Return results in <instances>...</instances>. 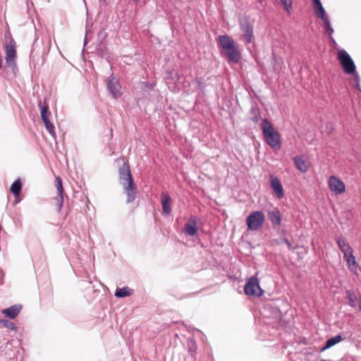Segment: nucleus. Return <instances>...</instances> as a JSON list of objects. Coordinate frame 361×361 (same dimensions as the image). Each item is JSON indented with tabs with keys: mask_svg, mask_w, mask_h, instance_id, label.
Here are the masks:
<instances>
[{
	"mask_svg": "<svg viewBox=\"0 0 361 361\" xmlns=\"http://www.w3.org/2000/svg\"><path fill=\"white\" fill-rule=\"evenodd\" d=\"M119 182L123 185L127 195V202H133L136 197L137 188L133 182L130 166L124 162L118 170Z\"/></svg>",
	"mask_w": 361,
	"mask_h": 361,
	"instance_id": "nucleus-1",
	"label": "nucleus"
},
{
	"mask_svg": "<svg viewBox=\"0 0 361 361\" xmlns=\"http://www.w3.org/2000/svg\"><path fill=\"white\" fill-rule=\"evenodd\" d=\"M218 42L221 48L225 51L228 60L237 63L240 59L241 54L238 45L228 35H219Z\"/></svg>",
	"mask_w": 361,
	"mask_h": 361,
	"instance_id": "nucleus-2",
	"label": "nucleus"
},
{
	"mask_svg": "<svg viewBox=\"0 0 361 361\" xmlns=\"http://www.w3.org/2000/svg\"><path fill=\"white\" fill-rule=\"evenodd\" d=\"M262 130L267 143L271 148L279 149L281 146V135L267 118L263 120Z\"/></svg>",
	"mask_w": 361,
	"mask_h": 361,
	"instance_id": "nucleus-3",
	"label": "nucleus"
},
{
	"mask_svg": "<svg viewBox=\"0 0 361 361\" xmlns=\"http://www.w3.org/2000/svg\"><path fill=\"white\" fill-rule=\"evenodd\" d=\"M16 59V42L10 37L5 44V60L7 66L13 70L16 69L17 68Z\"/></svg>",
	"mask_w": 361,
	"mask_h": 361,
	"instance_id": "nucleus-4",
	"label": "nucleus"
},
{
	"mask_svg": "<svg viewBox=\"0 0 361 361\" xmlns=\"http://www.w3.org/2000/svg\"><path fill=\"white\" fill-rule=\"evenodd\" d=\"M247 229L252 231L259 230L265 221V215L262 211H253L246 218Z\"/></svg>",
	"mask_w": 361,
	"mask_h": 361,
	"instance_id": "nucleus-5",
	"label": "nucleus"
},
{
	"mask_svg": "<svg viewBox=\"0 0 361 361\" xmlns=\"http://www.w3.org/2000/svg\"><path fill=\"white\" fill-rule=\"evenodd\" d=\"M337 59L346 74H353L355 72L356 66L355 63L345 50L339 49L338 51Z\"/></svg>",
	"mask_w": 361,
	"mask_h": 361,
	"instance_id": "nucleus-6",
	"label": "nucleus"
},
{
	"mask_svg": "<svg viewBox=\"0 0 361 361\" xmlns=\"http://www.w3.org/2000/svg\"><path fill=\"white\" fill-rule=\"evenodd\" d=\"M245 293L251 297L259 298L264 294V290L259 286V280L256 276L248 279L244 288Z\"/></svg>",
	"mask_w": 361,
	"mask_h": 361,
	"instance_id": "nucleus-7",
	"label": "nucleus"
},
{
	"mask_svg": "<svg viewBox=\"0 0 361 361\" xmlns=\"http://www.w3.org/2000/svg\"><path fill=\"white\" fill-rule=\"evenodd\" d=\"M51 115V114L49 111L48 104L46 102H44V105L41 108V117L46 127L47 130L49 133V134L51 136L55 137V127L50 121Z\"/></svg>",
	"mask_w": 361,
	"mask_h": 361,
	"instance_id": "nucleus-8",
	"label": "nucleus"
},
{
	"mask_svg": "<svg viewBox=\"0 0 361 361\" xmlns=\"http://www.w3.org/2000/svg\"><path fill=\"white\" fill-rule=\"evenodd\" d=\"M328 185L330 190L335 195H341L345 191V185L344 183L335 176L329 177Z\"/></svg>",
	"mask_w": 361,
	"mask_h": 361,
	"instance_id": "nucleus-9",
	"label": "nucleus"
},
{
	"mask_svg": "<svg viewBox=\"0 0 361 361\" xmlns=\"http://www.w3.org/2000/svg\"><path fill=\"white\" fill-rule=\"evenodd\" d=\"M183 232L190 236H194L197 233V217L195 216H190L188 223L185 225Z\"/></svg>",
	"mask_w": 361,
	"mask_h": 361,
	"instance_id": "nucleus-10",
	"label": "nucleus"
},
{
	"mask_svg": "<svg viewBox=\"0 0 361 361\" xmlns=\"http://www.w3.org/2000/svg\"><path fill=\"white\" fill-rule=\"evenodd\" d=\"M107 85L114 98H118L121 95V86L116 78L113 76L109 78Z\"/></svg>",
	"mask_w": 361,
	"mask_h": 361,
	"instance_id": "nucleus-11",
	"label": "nucleus"
},
{
	"mask_svg": "<svg viewBox=\"0 0 361 361\" xmlns=\"http://www.w3.org/2000/svg\"><path fill=\"white\" fill-rule=\"evenodd\" d=\"M270 186L271 189L275 192L276 197L281 199L284 196L283 186L280 180L274 176H270Z\"/></svg>",
	"mask_w": 361,
	"mask_h": 361,
	"instance_id": "nucleus-12",
	"label": "nucleus"
},
{
	"mask_svg": "<svg viewBox=\"0 0 361 361\" xmlns=\"http://www.w3.org/2000/svg\"><path fill=\"white\" fill-rule=\"evenodd\" d=\"M56 188L57 190V196L55 197V200L56 201V204L58 206L59 210H60L63 206V183H62V179L59 176H57L56 178V184H55Z\"/></svg>",
	"mask_w": 361,
	"mask_h": 361,
	"instance_id": "nucleus-13",
	"label": "nucleus"
},
{
	"mask_svg": "<svg viewBox=\"0 0 361 361\" xmlns=\"http://www.w3.org/2000/svg\"><path fill=\"white\" fill-rule=\"evenodd\" d=\"M240 27L243 32V36L246 41V43L250 44L252 42L253 39V28L250 23L247 21L240 24Z\"/></svg>",
	"mask_w": 361,
	"mask_h": 361,
	"instance_id": "nucleus-14",
	"label": "nucleus"
},
{
	"mask_svg": "<svg viewBox=\"0 0 361 361\" xmlns=\"http://www.w3.org/2000/svg\"><path fill=\"white\" fill-rule=\"evenodd\" d=\"M23 306L21 305H15L11 306L8 308L4 309L2 310V314L5 315V317H8L10 319H15L20 314Z\"/></svg>",
	"mask_w": 361,
	"mask_h": 361,
	"instance_id": "nucleus-15",
	"label": "nucleus"
},
{
	"mask_svg": "<svg viewBox=\"0 0 361 361\" xmlns=\"http://www.w3.org/2000/svg\"><path fill=\"white\" fill-rule=\"evenodd\" d=\"M269 220L272 225L279 226L281 224V214L278 208H274L267 213Z\"/></svg>",
	"mask_w": 361,
	"mask_h": 361,
	"instance_id": "nucleus-16",
	"label": "nucleus"
},
{
	"mask_svg": "<svg viewBox=\"0 0 361 361\" xmlns=\"http://www.w3.org/2000/svg\"><path fill=\"white\" fill-rule=\"evenodd\" d=\"M161 208H162V212L165 215H169V214L171 212V199L169 194L163 192L161 195Z\"/></svg>",
	"mask_w": 361,
	"mask_h": 361,
	"instance_id": "nucleus-17",
	"label": "nucleus"
},
{
	"mask_svg": "<svg viewBox=\"0 0 361 361\" xmlns=\"http://www.w3.org/2000/svg\"><path fill=\"white\" fill-rule=\"evenodd\" d=\"M336 241L339 250L343 252V255L353 252V248L345 239L341 237H338L336 238Z\"/></svg>",
	"mask_w": 361,
	"mask_h": 361,
	"instance_id": "nucleus-18",
	"label": "nucleus"
},
{
	"mask_svg": "<svg viewBox=\"0 0 361 361\" xmlns=\"http://www.w3.org/2000/svg\"><path fill=\"white\" fill-rule=\"evenodd\" d=\"M314 14L317 18L324 19L327 18L325 10L320 0H313Z\"/></svg>",
	"mask_w": 361,
	"mask_h": 361,
	"instance_id": "nucleus-19",
	"label": "nucleus"
},
{
	"mask_svg": "<svg viewBox=\"0 0 361 361\" xmlns=\"http://www.w3.org/2000/svg\"><path fill=\"white\" fill-rule=\"evenodd\" d=\"M296 168L301 172H306L308 166L306 161L301 157H295L293 159Z\"/></svg>",
	"mask_w": 361,
	"mask_h": 361,
	"instance_id": "nucleus-20",
	"label": "nucleus"
},
{
	"mask_svg": "<svg viewBox=\"0 0 361 361\" xmlns=\"http://www.w3.org/2000/svg\"><path fill=\"white\" fill-rule=\"evenodd\" d=\"M344 259L346 261L348 267L350 269L357 267V263L355 260V257L353 255V251L343 255Z\"/></svg>",
	"mask_w": 361,
	"mask_h": 361,
	"instance_id": "nucleus-21",
	"label": "nucleus"
},
{
	"mask_svg": "<svg viewBox=\"0 0 361 361\" xmlns=\"http://www.w3.org/2000/svg\"><path fill=\"white\" fill-rule=\"evenodd\" d=\"M22 183L20 179H18L16 181H14L10 188L11 192L15 195L16 197L20 195Z\"/></svg>",
	"mask_w": 361,
	"mask_h": 361,
	"instance_id": "nucleus-22",
	"label": "nucleus"
},
{
	"mask_svg": "<svg viewBox=\"0 0 361 361\" xmlns=\"http://www.w3.org/2000/svg\"><path fill=\"white\" fill-rule=\"evenodd\" d=\"M343 340L341 335L338 334L327 340L325 345L323 347L322 350H325Z\"/></svg>",
	"mask_w": 361,
	"mask_h": 361,
	"instance_id": "nucleus-23",
	"label": "nucleus"
},
{
	"mask_svg": "<svg viewBox=\"0 0 361 361\" xmlns=\"http://www.w3.org/2000/svg\"><path fill=\"white\" fill-rule=\"evenodd\" d=\"M132 294V290L128 288V287H124L122 288L117 289L115 295L118 298H123L126 296H129Z\"/></svg>",
	"mask_w": 361,
	"mask_h": 361,
	"instance_id": "nucleus-24",
	"label": "nucleus"
},
{
	"mask_svg": "<svg viewBox=\"0 0 361 361\" xmlns=\"http://www.w3.org/2000/svg\"><path fill=\"white\" fill-rule=\"evenodd\" d=\"M346 298L348 300V304L350 306L353 307H356L357 305V296L356 295L350 291V290H348L346 292Z\"/></svg>",
	"mask_w": 361,
	"mask_h": 361,
	"instance_id": "nucleus-25",
	"label": "nucleus"
},
{
	"mask_svg": "<svg viewBox=\"0 0 361 361\" xmlns=\"http://www.w3.org/2000/svg\"><path fill=\"white\" fill-rule=\"evenodd\" d=\"M322 20L324 21V23L326 33L329 37H331V35L334 32V30H333V28L331 26V23H330L329 20V18L327 17V18H326L324 19H322Z\"/></svg>",
	"mask_w": 361,
	"mask_h": 361,
	"instance_id": "nucleus-26",
	"label": "nucleus"
},
{
	"mask_svg": "<svg viewBox=\"0 0 361 361\" xmlns=\"http://www.w3.org/2000/svg\"><path fill=\"white\" fill-rule=\"evenodd\" d=\"M280 3L283 6L285 10L289 14L292 8L293 2L292 0H279Z\"/></svg>",
	"mask_w": 361,
	"mask_h": 361,
	"instance_id": "nucleus-27",
	"label": "nucleus"
},
{
	"mask_svg": "<svg viewBox=\"0 0 361 361\" xmlns=\"http://www.w3.org/2000/svg\"><path fill=\"white\" fill-rule=\"evenodd\" d=\"M0 324H3L5 327L9 328L11 329H16L15 324L12 322H10L8 320L1 319Z\"/></svg>",
	"mask_w": 361,
	"mask_h": 361,
	"instance_id": "nucleus-28",
	"label": "nucleus"
},
{
	"mask_svg": "<svg viewBox=\"0 0 361 361\" xmlns=\"http://www.w3.org/2000/svg\"><path fill=\"white\" fill-rule=\"evenodd\" d=\"M282 242L284 243L287 245L288 250H291L293 249L292 245L288 239L284 238V239H283Z\"/></svg>",
	"mask_w": 361,
	"mask_h": 361,
	"instance_id": "nucleus-29",
	"label": "nucleus"
},
{
	"mask_svg": "<svg viewBox=\"0 0 361 361\" xmlns=\"http://www.w3.org/2000/svg\"><path fill=\"white\" fill-rule=\"evenodd\" d=\"M359 309L361 310V295H360V305H359Z\"/></svg>",
	"mask_w": 361,
	"mask_h": 361,
	"instance_id": "nucleus-30",
	"label": "nucleus"
},
{
	"mask_svg": "<svg viewBox=\"0 0 361 361\" xmlns=\"http://www.w3.org/2000/svg\"><path fill=\"white\" fill-rule=\"evenodd\" d=\"M264 0H258L259 3H262Z\"/></svg>",
	"mask_w": 361,
	"mask_h": 361,
	"instance_id": "nucleus-31",
	"label": "nucleus"
}]
</instances>
